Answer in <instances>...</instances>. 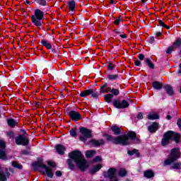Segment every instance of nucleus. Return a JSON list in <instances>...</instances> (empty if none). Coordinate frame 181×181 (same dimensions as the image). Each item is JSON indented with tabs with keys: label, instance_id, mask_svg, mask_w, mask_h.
I'll use <instances>...</instances> for the list:
<instances>
[{
	"label": "nucleus",
	"instance_id": "473e14b6",
	"mask_svg": "<svg viewBox=\"0 0 181 181\" xmlns=\"http://www.w3.org/2000/svg\"><path fill=\"white\" fill-rule=\"evenodd\" d=\"M12 166L13 168H16V169H20V170H22V169H23V165H22L21 164H20L19 163H18L16 161L12 162Z\"/></svg>",
	"mask_w": 181,
	"mask_h": 181
},
{
	"label": "nucleus",
	"instance_id": "4468645a",
	"mask_svg": "<svg viewBox=\"0 0 181 181\" xmlns=\"http://www.w3.org/2000/svg\"><path fill=\"white\" fill-rule=\"evenodd\" d=\"M89 143L91 144L93 146L98 147V146H103V145H105V141L103 139H100L99 140H95L94 139H92L90 140Z\"/></svg>",
	"mask_w": 181,
	"mask_h": 181
},
{
	"label": "nucleus",
	"instance_id": "09e8293b",
	"mask_svg": "<svg viewBox=\"0 0 181 181\" xmlns=\"http://www.w3.org/2000/svg\"><path fill=\"white\" fill-rule=\"evenodd\" d=\"M20 132H22L23 134H19V135H23V136H28L29 134H28V132H26V130L25 129H21Z\"/></svg>",
	"mask_w": 181,
	"mask_h": 181
},
{
	"label": "nucleus",
	"instance_id": "864d4df0",
	"mask_svg": "<svg viewBox=\"0 0 181 181\" xmlns=\"http://www.w3.org/2000/svg\"><path fill=\"white\" fill-rule=\"evenodd\" d=\"M134 65L136 66V67H140L141 66V61L136 59L134 60Z\"/></svg>",
	"mask_w": 181,
	"mask_h": 181
},
{
	"label": "nucleus",
	"instance_id": "052dcab7",
	"mask_svg": "<svg viewBox=\"0 0 181 181\" xmlns=\"http://www.w3.org/2000/svg\"><path fill=\"white\" fill-rule=\"evenodd\" d=\"M119 36L122 39H127V37H128L127 34H119Z\"/></svg>",
	"mask_w": 181,
	"mask_h": 181
},
{
	"label": "nucleus",
	"instance_id": "5701e85b",
	"mask_svg": "<svg viewBox=\"0 0 181 181\" xmlns=\"http://www.w3.org/2000/svg\"><path fill=\"white\" fill-rule=\"evenodd\" d=\"M144 63L149 67V69H151V70L155 69V64H153L149 58H145Z\"/></svg>",
	"mask_w": 181,
	"mask_h": 181
},
{
	"label": "nucleus",
	"instance_id": "f3484780",
	"mask_svg": "<svg viewBox=\"0 0 181 181\" xmlns=\"http://www.w3.org/2000/svg\"><path fill=\"white\" fill-rule=\"evenodd\" d=\"M158 127L159 123L154 122L151 125L148 127V129L151 134H155V132H156V131L158 130Z\"/></svg>",
	"mask_w": 181,
	"mask_h": 181
},
{
	"label": "nucleus",
	"instance_id": "a18cd8bd",
	"mask_svg": "<svg viewBox=\"0 0 181 181\" xmlns=\"http://www.w3.org/2000/svg\"><path fill=\"white\" fill-rule=\"evenodd\" d=\"M51 53H54V54H59V49H56V47H53L51 49Z\"/></svg>",
	"mask_w": 181,
	"mask_h": 181
},
{
	"label": "nucleus",
	"instance_id": "680f3d73",
	"mask_svg": "<svg viewBox=\"0 0 181 181\" xmlns=\"http://www.w3.org/2000/svg\"><path fill=\"white\" fill-rule=\"evenodd\" d=\"M166 119H168V121H170V119H172V116H170V115H168L166 116Z\"/></svg>",
	"mask_w": 181,
	"mask_h": 181
},
{
	"label": "nucleus",
	"instance_id": "c9c22d12",
	"mask_svg": "<svg viewBox=\"0 0 181 181\" xmlns=\"http://www.w3.org/2000/svg\"><path fill=\"white\" fill-rule=\"evenodd\" d=\"M175 51V47L174 46L172 45L171 46L168 47L167 50H166V54H172V52Z\"/></svg>",
	"mask_w": 181,
	"mask_h": 181
},
{
	"label": "nucleus",
	"instance_id": "a19ab883",
	"mask_svg": "<svg viewBox=\"0 0 181 181\" xmlns=\"http://www.w3.org/2000/svg\"><path fill=\"white\" fill-rule=\"evenodd\" d=\"M47 165L48 166H50V168H56V166H57V165L52 160H48Z\"/></svg>",
	"mask_w": 181,
	"mask_h": 181
},
{
	"label": "nucleus",
	"instance_id": "c03bdc74",
	"mask_svg": "<svg viewBox=\"0 0 181 181\" xmlns=\"http://www.w3.org/2000/svg\"><path fill=\"white\" fill-rule=\"evenodd\" d=\"M103 160V158L100 156H97L93 158V162H101Z\"/></svg>",
	"mask_w": 181,
	"mask_h": 181
},
{
	"label": "nucleus",
	"instance_id": "6e6552de",
	"mask_svg": "<svg viewBox=\"0 0 181 181\" xmlns=\"http://www.w3.org/2000/svg\"><path fill=\"white\" fill-rule=\"evenodd\" d=\"M79 132L83 135L79 136V141L84 142V144L87 142V139L93 138V131L87 127H79Z\"/></svg>",
	"mask_w": 181,
	"mask_h": 181
},
{
	"label": "nucleus",
	"instance_id": "37998d69",
	"mask_svg": "<svg viewBox=\"0 0 181 181\" xmlns=\"http://www.w3.org/2000/svg\"><path fill=\"white\" fill-rule=\"evenodd\" d=\"M8 136H10V139L15 138V133L13 131H10L7 133Z\"/></svg>",
	"mask_w": 181,
	"mask_h": 181
},
{
	"label": "nucleus",
	"instance_id": "f257e3e1",
	"mask_svg": "<svg viewBox=\"0 0 181 181\" xmlns=\"http://www.w3.org/2000/svg\"><path fill=\"white\" fill-rule=\"evenodd\" d=\"M107 142H112L113 145H122V146H128L129 139L134 141V144H141V139L138 138L136 132L129 131L127 134H122L114 138L111 134H106L104 135Z\"/></svg>",
	"mask_w": 181,
	"mask_h": 181
},
{
	"label": "nucleus",
	"instance_id": "338daca9",
	"mask_svg": "<svg viewBox=\"0 0 181 181\" xmlns=\"http://www.w3.org/2000/svg\"><path fill=\"white\" fill-rule=\"evenodd\" d=\"M159 95H163V97H166V94L165 93L160 92Z\"/></svg>",
	"mask_w": 181,
	"mask_h": 181
},
{
	"label": "nucleus",
	"instance_id": "ddd939ff",
	"mask_svg": "<svg viewBox=\"0 0 181 181\" xmlns=\"http://www.w3.org/2000/svg\"><path fill=\"white\" fill-rule=\"evenodd\" d=\"M68 115L72 121L74 122H77V121H80L83 117H81V115L80 112L76 111V110H71L68 112Z\"/></svg>",
	"mask_w": 181,
	"mask_h": 181
},
{
	"label": "nucleus",
	"instance_id": "dca6fc26",
	"mask_svg": "<svg viewBox=\"0 0 181 181\" xmlns=\"http://www.w3.org/2000/svg\"><path fill=\"white\" fill-rule=\"evenodd\" d=\"M163 83L158 81H155L152 83L153 88L154 90H157V91H160V90H162V88H163Z\"/></svg>",
	"mask_w": 181,
	"mask_h": 181
},
{
	"label": "nucleus",
	"instance_id": "6ab92c4d",
	"mask_svg": "<svg viewBox=\"0 0 181 181\" xmlns=\"http://www.w3.org/2000/svg\"><path fill=\"white\" fill-rule=\"evenodd\" d=\"M55 148L59 155H64V152H66V147H64V146L62 144H57Z\"/></svg>",
	"mask_w": 181,
	"mask_h": 181
},
{
	"label": "nucleus",
	"instance_id": "b1692460",
	"mask_svg": "<svg viewBox=\"0 0 181 181\" xmlns=\"http://www.w3.org/2000/svg\"><path fill=\"white\" fill-rule=\"evenodd\" d=\"M42 46L47 48V50H50L52 49V44L50 42L45 39H42L40 42Z\"/></svg>",
	"mask_w": 181,
	"mask_h": 181
},
{
	"label": "nucleus",
	"instance_id": "13d9d810",
	"mask_svg": "<svg viewBox=\"0 0 181 181\" xmlns=\"http://www.w3.org/2000/svg\"><path fill=\"white\" fill-rule=\"evenodd\" d=\"M177 125L178 128H180V129L181 130V119H177Z\"/></svg>",
	"mask_w": 181,
	"mask_h": 181
},
{
	"label": "nucleus",
	"instance_id": "79ce46f5",
	"mask_svg": "<svg viewBox=\"0 0 181 181\" xmlns=\"http://www.w3.org/2000/svg\"><path fill=\"white\" fill-rule=\"evenodd\" d=\"M6 175H5V173H0V181H6Z\"/></svg>",
	"mask_w": 181,
	"mask_h": 181
},
{
	"label": "nucleus",
	"instance_id": "7ed1b4c3",
	"mask_svg": "<svg viewBox=\"0 0 181 181\" xmlns=\"http://www.w3.org/2000/svg\"><path fill=\"white\" fill-rule=\"evenodd\" d=\"M181 134L169 130L164 133L161 139V146H168L170 144V141H173L175 144L180 142Z\"/></svg>",
	"mask_w": 181,
	"mask_h": 181
},
{
	"label": "nucleus",
	"instance_id": "9d476101",
	"mask_svg": "<svg viewBox=\"0 0 181 181\" xmlns=\"http://www.w3.org/2000/svg\"><path fill=\"white\" fill-rule=\"evenodd\" d=\"M15 142L18 146H28L29 145V139L23 135H18L15 138Z\"/></svg>",
	"mask_w": 181,
	"mask_h": 181
},
{
	"label": "nucleus",
	"instance_id": "20e7f679",
	"mask_svg": "<svg viewBox=\"0 0 181 181\" xmlns=\"http://www.w3.org/2000/svg\"><path fill=\"white\" fill-rule=\"evenodd\" d=\"M45 19V12L42 10L37 8L34 11V15L31 16V21L35 26L40 28L43 25V20Z\"/></svg>",
	"mask_w": 181,
	"mask_h": 181
},
{
	"label": "nucleus",
	"instance_id": "69168bd1",
	"mask_svg": "<svg viewBox=\"0 0 181 181\" xmlns=\"http://www.w3.org/2000/svg\"><path fill=\"white\" fill-rule=\"evenodd\" d=\"M163 28H165V29H170V27L168 25H164V26Z\"/></svg>",
	"mask_w": 181,
	"mask_h": 181
},
{
	"label": "nucleus",
	"instance_id": "0e129e2a",
	"mask_svg": "<svg viewBox=\"0 0 181 181\" xmlns=\"http://www.w3.org/2000/svg\"><path fill=\"white\" fill-rule=\"evenodd\" d=\"M35 105L37 108H39V107H40V102H36Z\"/></svg>",
	"mask_w": 181,
	"mask_h": 181
},
{
	"label": "nucleus",
	"instance_id": "39448f33",
	"mask_svg": "<svg viewBox=\"0 0 181 181\" xmlns=\"http://www.w3.org/2000/svg\"><path fill=\"white\" fill-rule=\"evenodd\" d=\"M32 166L34 168V170L39 169V168L45 169L47 176L48 177H50V179H53V171L52 170V169L49 168V167L45 165V163H43V159L38 158L37 161H35L32 163Z\"/></svg>",
	"mask_w": 181,
	"mask_h": 181
},
{
	"label": "nucleus",
	"instance_id": "423d86ee",
	"mask_svg": "<svg viewBox=\"0 0 181 181\" xmlns=\"http://www.w3.org/2000/svg\"><path fill=\"white\" fill-rule=\"evenodd\" d=\"M181 156L180 149L179 148H174L171 149V152L168 156V159L164 161V165H170L173 162H176L177 159H180Z\"/></svg>",
	"mask_w": 181,
	"mask_h": 181
},
{
	"label": "nucleus",
	"instance_id": "aec40b11",
	"mask_svg": "<svg viewBox=\"0 0 181 181\" xmlns=\"http://www.w3.org/2000/svg\"><path fill=\"white\" fill-rule=\"evenodd\" d=\"M101 168H103V165L98 164L89 170V173L90 175H95V173H97V172H99V170L101 169Z\"/></svg>",
	"mask_w": 181,
	"mask_h": 181
},
{
	"label": "nucleus",
	"instance_id": "4be33fe9",
	"mask_svg": "<svg viewBox=\"0 0 181 181\" xmlns=\"http://www.w3.org/2000/svg\"><path fill=\"white\" fill-rule=\"evenodd\" d=\"M110 129L114 135H121V128L117 124L112 125Z\"/></svg>",
	"mask_w": 181,
	"mask_h": 181
},
{
	"label": "nucleus",
	"instance_id": "8fccbe9b",
	"mask_svg": "<svg viewBox=\"0 0 181 181\" xmlns=\"http://www.w3.org/2000/svg\"><path fill=\"white\" fill-rule=\"evenodd\" d=\"M154 42H155V37L152 36L148 39V43H150V45H153Z\"/></svg>",
	"mask_w": 181,
	"mask_h": 181
},
{
	"label": "nucleus",
	"instance_id": "774afa93",
	"mask_svg": "<svg viewBox=\"0 0 181 181\" xmlns=\"http://www.w3.org/2000/svg\"><path fill=\"white\" fill-rule=\"evenodd\" d=\"M110 4L111 5H113V4H114V0H110Z\"/></svg>",
	"mask_w": 181,
	"mask_h": 181
},
{
	"label": "nucleus",
	"instance_id": "0eeeda50",
	"mask_svg": "<svg viewBox=\"0 0 181 181\" xmlns=\"http://www.w3.org/2000/svg\"><path fill=\"white\" fill-rule=\"evenodd\" d=\"M107 87H108L107 83H105L103 85H102L100 88V93L105 94V93H110L111 95H112L113 97H118V95H119V88H115L109 87L107 88Z\"/></svg>",
	"mask_w": 181,
	"mask_h": 181
},
{
	"label": "nucleus",
	"instance_id": "e433bc0d",
	"mask_svg": "<svg viewBox=\"0 0 181 181\" xmlns=\"http://www.w3.org/2000/svg\"><path fill=\"white\" fill-rule=\"evenodd\" d=\"M6 148V143L2 140L0 139V149L4 150Z\"/></svg>",
	"mask_w": 181,
	"mask_h": 181
},
{
	"label": "nucleus",
	"instance_id": "3c124183",
	"mask_svg": "<svg viewBox=\"0 0 181 181\" xmlns=\"http://www.w3.org/2000/svg\"><path fill=\"white\" fill-rule=\"evenodd\" d=\"M22 155H25V156H28V155H30V151H29L28 150H23L21 151Z\"/></svg>",
	"mask_w": 181,
	"mask_h": 181
},
{
	"label": "nucleus",
	"instance_id": "393cba45",
	"mask_svg": "<svg viewBox=\"0 0 181 181\" xmlns=\"http://www.w3.org/2000/svg\"><path fill=\"white\" fill-rule=\"evenodd\" d=\"M7 124L11 128H15V126L18 124V122L13 118L7 119Z\"/></svg>",
	"mask_w": 181,
	"mask_h": 181
},
{
	"label": "nucleus",
	"instance_id": "9b49d317",
	"mask_svg": "<svg viewBox=\"0 0 181 181\" xmlns=\"http://www.w3.org/2000/svg\"><path fill=\"white\" fill-rule=\"evenodd\" d=\"M103 176L106 179H110V180L115 179V177H117V168H109L107 171L103 172Z\"/></svg>",
	"mask_w": 181,
	"mask_h": 181
},
{
	"label": "nucleus",
	"instance_id": "a211bd4d",
	"mask_svg": "<svg viewBox=\"0 0 181 181\" xmlns=\"http://www.w3.org/2000/svg\"><path fill=\"white\" fill-rule=\"evenodd\" d=\"M127 155H129V156H132L135 155L136 158H141V153H139V150L136 148H134L132 150H128Z\"/></svg>",
	"mask_w": 181,
	"mask_h": 181
},
{
	"label": "nucleus",
	"instance_id": "a878e982",
	"mask_svg": "<svg viewBox=\"0 0 181 181\" xmlns=\"http://www.w3.org/2000/svg\"><path fill=\"white\" fill-rule=\"evenodd\" d=\"M34 3L40 6H46L47 5V1L49 0H33Z\"/></svg>",
	"mask_w": 181,
	"mask_h": 181
},
{
	"label": "nucleus",
	"instance_id": "72a5a7b5",
	"mask_svg": "<svg viewBox=\"0 0 181 181\" xmlns=\"http://www.w3.org/2000/svg\"><path fill=\"white\" fill-rule=\"evenodd\" d=\"M127 175H128V172L127 171V170L122 168L119 170V176L120 177H125V176H127Z\"/></svg>",
	"mask_w": 181,
	"mask_h": 181
},
{
	"label": "nucleus",
	"instance_id": "603ef678",
	"mask_svg": "<svg viewBox=\"0 0 181 181\" xmlns=\"http://www.w3.org/2000/svg\"><path fill=\"white\" fill-rule=\"evenodd\" d=\"M137 119H144V113L142 112H139L137 115Z\"/></svg>",
	"mask_w": 181,
	"mask_h": 181
},
{
	"label": "nucleus",
	"instance_id": "412c9836",
	"mask_svg": "<svg viewBox=\"0 0 181 181\" xmlns=\"http://www.w3.org/2000/svg\"><path fill=\"white\" fill-rule=\"evenodd\" d=\"M144 176L146 179H152V177H155V173L152 170H146L144 173Z\"/></svg>",
	"mask_w": 181,
	"mask_h": 181
},
{
	"label": "nucleus",
	"instance_id": "5fc2aeb1",
	"mask_svg": "<svg viewBox=\"0 0 181 181\" xmlns=\"http://www.w3.org/2000/svg\"><path fill=\"white\" fill-rule=\"evenodd\" d=\"M55 175H56V176H57V177H62V171H60V170H57V171L55 172Z\"/></svg>",
	"mask_w": 181,
	"mask_h": 181
},
{
	"label": "nucleus",
	"instance_id": "58836bf2",
	"mask_svg": "<svg viewBox=\"0 0 181 181\" xmlns=\"http://www.w3.org/2000/svg\"><path fill=\"white\" fill-rule=\"evenodd\" d=\"M115 69V64H112V62H109L107 64V70L112 71Z\"/></svg>",
	"mask_w": 181,
	"mask_h": 181
},
{
	"label": "nucleus",
	"instance_id": "bf43d9fd",
	"mask_svg": "<svg viewBox=\"0 0 181 181\" xmlns=\"http://www.w3.org/2000/svg\"><path fill=\"white\" fill-rule=\"evenodd\" d=\"M113 32L115 33H116L117 35H121V33H122V31H119L118 30V29L115 28V30H113Z\"/></svg>",
	"mask_w": 181,
	"mask_h": 181
},
{
	"label": "nucleus",
	"instance_id": "c756f323",
	"mask_svg": "<svg viewBox=\"0 0 181 181\" xmlns=\"http://www.w3.org/2000/svg\"><path fill=\"white\" fill-rule=\"evenodd\" d=\"M97 152L94 150H88L86 151L85 156L86 158H91L92 156H94Z\"/></svg>",
	"mask_w": 181,
	"mask_h": 181
},
{
	"label": "nucleus",
	"instance_id": "4d7b16f0",
	"mask_svg": "<svg viewBox=\"0 0 181 181\" xmlns=\"http://www.w3.org/2000/svg\"><path fill=\"white\" fill-rule=\"evenodd\" d=\"M163 35V30H160V31H159V32H157L156 33V36L157 37H160V35Z\"/></svg>",
	"mask_w": 181,
	"mask_h": 181
},
{
	"label": "nucleus",
	"instance_id": "f704fd0d",
	"mask_svg": "<svg viewBox=\"0 0 181 181\" xmlns=\"http://www.w3.org/2000/svg\"><path fill=\"white\" fill-rule=\"evenodd\" d=\"M160 116L158 114H152V115H148V119H151V121H153L154 119H159Z\"/></svg>",
	"mask_w": 181,
	"mask_h": 181
},
{
	"label": "nucleus",
	"instance_id": "cd10ccee",
	"mask_svg": "<svg viewBox=\"0 0 181 181\" xmlns=\"http://www.w3.org/2000/svg\"><path fill=\"white\" fill-rule=\"evenodd\" d=\"M68 6L69 8V11L74 12V11H76V1L74 0L70 1L68 4Z\"/></svg>",
	"mask_w": 181,
	"mask_h": 181
},
{
	"label": "nucleus",
	"instance_id": "e2e57ef3",
	"mask_svg": "<svg viewBox=\"0 0 181 181\" xmlns=\"http://www.w3.org/2000/svg\"><path fill=\"white\" fill-rule=\"evenodd\" d=\"M179 67H180V70L178 71L177 74H178V76H180V74H181V63L180 64Z\"/></svg>",
	"mask_w": 181,
	"mask_h": 181
},
{
	"label": "nucleus",
	"instance_id": "bb28decb",
	"mask_svg": "<svg viewBox=\"0 0 181 181\" xmlns=\"http://www.w3.org/2000/svg\"><path fill=\"white\" fill-rule=\"evenodd\" d=\"M118 78H119L118 74L107 75V79L110 80V81H115V80H118Z\"/></svg>",
	"mask_w": 181,
	"mask_h": 181
},
{
	"label": "nucleus",
	"instance_id": "c85d7f7f",
	"mask_svg": "<svg viewBox=\"0 0 181 181\" xmlns=\"http://www.w3.org/2000/svg\"><path fill=\"white\" fill-rule=\"evenodd\" d=\"M105 101L107 103V104H110L112 101V98H114V96L111 95V93H108L107 95H104Z\"/></svg>",
	"mask_w": 181,
	"mask_h": 181
},
{
	"label": "nucleus",
	"instance_id": "f03ea898",
	"mask_svg": "<svg viewBox=\"0 0 181 181\" xmlns=\"http://www.w3.org/2000/svg\"><path fill=\"white\" fill-rule=\"evenodd\" d=\"M69 159L66 160L69 169L74 170L76 166L73 163H76L78 169L81 172H84L88 168V163L84 158V155L80 151H73L69 153Z\"/></svg>",
	"mask_w": 181,
	"mask_h": 181
},
{
	"label": "nucleus",
	"instance_id": "49530a36",
	"mask_svg": "<svg viewBox=\"0 0 181 181\" xmlns=\"http://www.w3.org/2000/svg\"><path fill=\"white\" fill-rule=\"evenodd\" d=\"M138 59H139L140 62H143V60H145V55L144 54H139Z\"/></svg>",
	"mask_w": 181,
	"mask_h": 181
},
{
	"label": "nucleus",
	"instance_id": "f8f14e48",
	"mask_svg": "<svg viewBox=\"0 0 181 181\" xmlns=\"http://www.w3.org/2000/svg\"><path fill=\"white\" fill-rule=\"evenodd\" d=\"M80 97H86V95H91L93 98L97 100L100 95L98 92H94L93 89H88L83 90L82 93L79 94Z\"/></svg>",
	"mask_w": 181,
	"mask_h": 181
},
{
	"label": "nucleus",
	"instance_id": "7c9ffc66",
	"mask_svg": "<svg viewBox=\"0 0 181 181\" xmlns=\"http://www.w3.org/2000/svg\"><path fill=\"white\" fill-rule=\"evenodd\" d=\"M173 46L175 48L181 47V37L177 38L175 42L173 43Z\"/></svg>",
	"mask_w": 181,
	"mask_h": 181
},
{
	"label": "nucleus",
	"instance_id": "6e6d98bb",
	"mask_svg": "<svg viewBox=\"0 0 181 181\" xmlns=\"http://www.w3.org/2000/svg\"><path fill=\"white\" fill-rule=\"evenodd\" d=\"M158 25L161 26V28H163L165 25V22H163L162 20H158Z\"/></svg>",
	"mask_w": 181,
	"mask_h": 181
},
{
	"label": "nucleus",
	"instance_id": "de8ad7c7",
	"mask_svg": "<svg viewBox=\"0 0 181 181\" xmlns=\"http://www.w3.org/2000/svg\"><path fill=\"white\" fill-rule=\"evenodd\" d=\"M115 25H116V26H119V23H121V18H118L117 19L115 20L114 21Z\"/></svg>",
	"mask_w": 181,
	"mask_h": 181
},
{
	"label": "nucleus",
	"instance_id": "2eb2a0df",
	"mask_svg": "<svg viewBox=\"0 0 181 181\" xmlns=\"http://www.w3.org/2000/svg\"><path fill=\"white\" fill-rule=\"evenodd\" d=\"M163 88L165 90V93L169 95L170 97H172V95H174L175 90H173V88L172 86L167 84L163 87Z\"/></svg>",
	"mask_w": 181,
	"mask_h": 181
},
{
	"label": "nucleus",
	"instance_id": "4c0bfd02",
	"mask_svg": "<svg viewBox=\"0 0 181 181\" xmlns=\"http://www.w3.org/2000/svg\"><path fill=\"white\" fill-rule=\"evenodd\" d=\"M69 134L72 138H76V136H77V132H76V128L71 129L69 132Z\"/></svg>",
	"mask_w": 181,
	"mask_h": 181
},
{
	"label": "nucleus",
	"instance_id": "2f4dec72",
	"mask_svg": "<svg viewBox=\"0 0 181 181\" xmlns=\"http://www.w3.org/2000/svg\"><path fill=\"white\" fill-rule=\"evenodd\" d=\"M0 159H1L2 160H8L6 152H5V151L2 149H0Z\"/></svg>",
	"mask_w": 181,
	"mask_h": 181
},
{
	"label": "nucleus",
	"instance_id": "ea45409f",
	"mask_svg": "<svg viewBox=\"0 0 181 181\" xmlns=\"http://www.w3.org/2000/svg\"><path fill=\"white\" fill-rule=\"evenodd\" d=\"M180 166H181V163L179 162V163H175L173 165L172 168L173 169H177V170H179L180 169Z\"/></svg>",
	"mask_w": 181,
	"mask_h": 181
},
{
	"label": "nucleus",
	"instance_id": "1a4fd4ad",
	"mask_svg": "<svg viewBox=\"0 0 181 181\" xmlns=\"http://www.w3.org/2000/svg\"><path fill=\"white\" fill-rule=\"evenodd\" d=\"M112 105L117 110H125V108L129 107V103L125 100H120L119 99H114Z\"/></svg>",
	"mask_w": 181,
	"mask_h": 181
}]
</instances>
